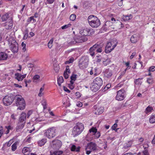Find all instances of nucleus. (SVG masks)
Returning <instances> with one entry per match:
<instances>
[{
  "instance_id": "obj_1",
  "label": "nucleus",
  "mask_w": 155,
  "mask_h": 155,
  "mask_svg": "<svg viewBox=\"0 0 155 155\" xmlns=\"http://www.w3.org/2000/svg\"><path fill=\"white\" fill-rule=\"evenodd\" d=\"M15 104L17 106H18L17 110H22L25 107L26 104L24 98L20 95H16L15 97Z\"/></svg>"
},
{
  "instance_id": "obj_2",
  "label": "nucleus",
  "mask_w": 155,
  "mask_h": 155,
  "mask_svg": "<svg viewBox=\"0 0 155 155\" xmlns=\"http://www.w3.org/2000/svg\"><path fill=\"white\" fill-rule=\"evenodd\" d=\"M88 21L90 25L94 28L98 27L101 24L100 20L97 17L93 15L90 16L88 17Z\"/></svg>"
},
{
  "instance_id": "obj_3",
  "label": "nucleus",
  "mask_w": 155,
  "mask_h": 155,
  "mask_svg": "<svg viewBox=\"0 0 155 155\" xmlns=\"http://www.w3.org/2000/svg\"><path fill=\"white\" fill-rule=\"evenodd\" d=\"M84 128L83 124L81 123H77L73 127L72 133L74 136L80 134L83 130Z\"/></svg>"
},
{
  "instance_id": "obj_4",
  "label": "nucleus",
  "mask_w": 155,
  "mask_h": 155,
  "mask_svg": "<svg viewBox=\"0 0 155 155\" xmlns=\"http://www.w3.org/2000/svg\"><path fill=\"white\" fill-rule=\"evenodd\" d=\"M103 84L102 79L99 77L95 78L93 80L92 88L94 91H96L100 88Z\"/></svg>"
},
{
  "instance_id": "obj_5",
  "label": "nucleus",
  "mask_w": 155,
  "mask_h": 155,
  "mask_svg": "<svg viewBox=\"0 0 155 155\" xmlns=\"http://www.w3.org/2000/svg\"><path fill=\"white\" fill-rule=\"evenodd\" d=\"M97 146L94 143L90 142L85 146V150L86 153L89 155L92 152L95 151L97 149Z\"/></svg>"
},
{
  "instance_id": "obj_6",
  "label": "nucleus",
  "mask_w": 155,
  "mask_h": 155,
  "mask_svg": "<svg viewBox=\"0 0 155 155\" xmlns=\"http://www.w3.org/2000/svg\"><path fill=\"white\" fill-rule=\"evenodd\" d=\"M89 59L85 56L82 57L79 60L78 66L81 69H84L86 68L88 66Z\"/></svg>"
},
{
  "instance_id": "obj_7",
  "label": "nucleus",
  "mask_w": 155,
  "mask_h": 155,
  "mask_svg": "<svg viewBox=\"0 0 155 155\" xmlns=\"http://www.w3.org/2000/svg\"><path fill=\"white\" fill-rule=\"evenodd\" d=\"M57 129L55 127L49 128L45 131V136L50 139L54 137L56 135Z\"/></svg>"
},
{
  "instance_id": "obj_8",
  "label": "nucleus",
  "mask_w": 155,
  "mask_h": 155,
  "mask_svg": "<svg viewBox=\"0 0 155 155\" xmlns=\"http://www.w3.org/2000/svg\"><path fill=\"white\" fill-rule=\"evenodd\" d=\"M117 43L116 41H111L107 43L105 48V52L107 54L110 52L116 46Z\"/></svg>"
},
{
  "instance_id": "obj_9",
  "label": "nucleus",
  "mask_w": 155,
  "mask_h": 155,
  "mask_svg": "<svg viewBox=\"0 0 155 155\" xmlns=\"http://www.w3.org/2000/svg\"><path fill=\"white\" fill-rule=\"evenodd\" d=\"M117 95L116 96V99L118 101L123 100L125 97L126 91L123 88L117 91Z\"/></svg>"
},
{
  "instance_id": "obj_10",
  "label": "nucleus",
  "mask_w": 155,
  "mask_h": 155,
  "mask_svg": "<svg viewBox=\"0 0 155 155\" xmlns=\"http://www.w3.org/2000/svg\"><path fill=\"white\" fill-rule=\"evenodd\" d=\"M9 44H10L9 46L12 51L14 53H16L18 51V45L15 40L14 39L9 40Z\"/></svg>"
},
{
  "instance_id": "obj_11",
  "label": "nucleus",
  "mask_w": 155,
  "mask_h": 155,
  "mask_svg": "<svg viewBox=\"0 0 155 155\" xmlns=\"http://www.w3.org/2000/svg\"><path fill=\"white\" fill-rule=\"evenodd\" d=\"M14 100L13 96H5L3 99V102L5 106L11 105Z\"/></svg>"
},
{
  "instance_id": "obj_12",
  "label": "nucleus",
  "mask_w": 155,
  "mask_h": 155,
  "mask_svg": "<svg viewBox=\"0 0 155 155\" xmlns=\"http://www.w3.org/2000/svg\"><path fill=\"white\" fill-rule=\"evenodd\" d=\"M79 32L81 35L85 37L92 35L94 32L92 29L91 30L90 29L88 28L81 29L80 31Z\"/></svg>"
},
{
  "instance_id": "obj_13",
  "label": "nucleus",
  "mask_w": 155,
  "mask_h": 155,
  "mask_svg": "<svg viewBox=\"0 0 155 155\" xmlns=\"http://www.w3.org/2000/svg\"><path fill=\"white\" fill-rule=\"evenodd\" d=\"M103 47V45L102 44L98 43L94 45L92 47H91L90 48V51H94L97 50L96 51L97 53H101L102 51V48Z\"/></svg>"
},
{
  "instance_id": "obj_14",
  "label": "nucleus",
  "mask_w": 155,
  "mask_h": 155,
  "mask_svg": "<svg viewBox=\"0 0 155 155\" xmlns=\"http://www.w3.org/2000/svg\"><path fill=\"white\" fill-rule=\"evenodd\" d=\"M94 112L96 115H100L102 114L104 110V107L97 106V105L94 106Z\"/></svg>"
},
{
  "instance_id": "obj_15",
  "label": "nucleus",
  "mask_w": 155,
  "mask_h": 155,
  "mask_svg": "<svg viewBox=\"0 0 155 155\" xmlns=\"http://www.w3.org/2000/svg\"><path fill=\"white\" fill-rule=\"evenodd\" d=\"M75 38L76 43H83L86 41L87 40V37L80 35L76 36Z\"/></svg>"
},
{
  "instance_id": "obj_16",
  "label": "nucleus",
  "mask_w": 155,
  "mask_h": 155,
  "mask_svg": "<svg viewBox=\"0 0 155 155\" xmlns=\"http://www.w3.org/2000/svg\"><path fill=\"white\" fill-rule=\"evenodd\" d=\"M52 142L53 147L56 149H59L62 146V142L59 140H55Z\"/></svg>"
},
{
  "instance_id": "obj_17",
  "label": "nucleus",
  "mask_w": 155,
  "mask_h": 155,
  "mask_svg": "<svg viewBox=\"0 0 155 155\" xmlns=\"http://www.w3.org/2000/svg\"><path fill=\"white\" fill-rule=\"evenodd\" d=\"M113 74V72L112 70L109 69H106L104 74V76L108 78H110Z\"/></svg>"
},
{
  "instance_id": "obj_18",
  "label": "nucleus",
  "mask_w": 155,
  "mask_h": 155,
  "mask_svg": "<svg viewBox=\"0 0 155 155\" xmlns=\"http://www.w3.org/2000/svg\"><path fill=\"white\" fill-rule=\"evenodd\" d=\"M25 123V122L22 123L18 121L16 127V131H18L22 129L24 127Z\"/></svg>"
},
{
  "instance_id": "obj_19",
  "label": "nucleus",
  "mask_w": 155,
  "mask_h": 155,
  "mask_svg": "<svg viewBox=\"0 0 155 155\" xmlns=\"http://www.w3.org/2000/svg\"><path fill=\"white\" fill-rule=\"evenodd\" d=\"M139 40V37L136 34L132 35L130 39V41L133 43H135L137 42Z\"/></svg>"
},
{
  "instance_id": "obj_20",
  "label": "nucleus",
  "mask_w": 155,
  "mask_h": 155,
  "mask_svg": "<svg viewBox=\"0 0 155 155\" xmlns=\"http://www.w3.org/2000/svg\"><path fill=\"white\" fill-rule=\"evenodd\" d=\"M13 25V21L11 20L9 22H6L5 23V26L6 29H9L12 28Z\"/></svg>"
},
{
  "instance_id": "obj_21",
  "label": "nucleus",
  "mask_w": 155,
  "mask_h": 155,
  "mask_svg": "<svg viewBox=\"0 0 155 155\" xmlns=\"http://www.w3.org/2000/svg\"><path fill=\"white\" fill-rule=\"evenodd\" d=\"M26 118V114L25 112L22 113L19 119V121L21 122L24 123L25 122V120Z\"/></svg>"
},
{
  "instance_id": "obj_22",
  "label": "nucleus",
  "mask_w": 155,
  "mask_h": 155,
  "mask_svg": "<svg viewBox=\"0 0 155 155\" xmlns=\"http://www.w3.org/2000/svg\"><path fill=\"white\" fill-rule=\"evenodd\" d=\"M8 57V54L5 52H0V61L6 60Z\"/></svg>"
},
{
  "instance_id": "obj_23",
  "label": "nucleus",
  "mask_w": 155,
  "mask_h": 155,
  "mask_svg": "<svg viewBox=\"0 0 155 155\" xmlns=\"http://www.w3.org/2000/svg\"><path fill=\"white\" fill-rule=\"evenodd\" d=\"M30 151V148L28 147H25L22 150V153L25 155H28Z\"/></svg>"
},
{
  "instance_id": "obj_24",
  "label": "nucleus",
  "mask_w": 155,
  "mask_h": 155,
  "mask_svg": "<svg viewBox=\"0 0 155 155\" xmlns=\"http://www.w3.org/2000/svg\"><path fill=\"white\" fill-rule=\"evenodd\" d=\"M153 110V107L152 106H149L145 109L144 113L146 114H150Z\"/></svg>"
},
{
  "instance_id": "obj_25",
  "label": "nucleus",
  "mask_w": 155,
  "mask_h": 155,
  "mask_svg": "<svg viewBox=\"0 0 155 155\" xmlns=\"http://www.w3.org/2000/svg\"><path fill=\"white\" fill-rule=\"evenodd\" d=\"M133 142V140H131L128 141L127 143H125L124 147V149H127L131 147Z\"/></svg>"
},
{
  "instance_id": "obj_26",
  "label": "nucleus",
  "mask_w": 155,
  "mask_h": 155,
  "mask_svg": "<svg viewBox=\"0 0 155 155\" xmlns=\"http://www.w3.org/2000/svg\"><path fill=\"white\" fill-rule=\"evenodd\" d=\"M132 18V16L131 14H130L129 15H123L122 17V19L124 21H129Z\"/></svg>"
},
{
  "instance_id": "obj_27",
  "label": "nucleus",
  "mask_w": 155,
  "mask_h": 155,
  "mask_svg": "<svg viewBox=\"0 0 155 155\" xmlns=\"http://www.w3.org/2000/svg\"><path fill=\"white\" fill-rule=\"evenodd\" d=\"M40 75L38 74L35 75L32 78L33 82L36 83L39 82L40 81Z\"/></svg>"
},
{
  "instance_id": "obj_28",
  "label": "nucleus",
  "mask_w": 155,
  "mask_h": 155,
  "mask_svg": "<svg viewBox=\"0 0 155 155\" xmlns=\"http://www.w3.org/2000/svg\"><path fill=\"white\" fill-rule=\"evenodd\" d=\"M149 122L151 124L155 123V114H152L150 116L149 119Z\"/></svg>"
},
{
  "instance_id": "obj_29",
  "label": "nucleus",
  "mask_w": 155,
  "mask_h": 155,
  "mask_svg": "<svg viewBox=\"0 0 155 155\" xmlns=\"http://www.w3.org/2000/svg\"><path fill=\"white\" fill-rule=\"evenodd\" d=\"M27 21L28 24L31 22L33 23L36 22V20L34 18V16H31L28 18Z\"/></svg>"
},
{
  "instance_id": "obj_30",
  "label": "nucleus",
  "mask_w": 155,
  "mask_h": 155,
  "mask_svg": "<svg viewBox=\"0 0 155 155\" xmlns=\"http://www.w3.org/2000/svg\"><path fill=\"white\" fill-rule=\"evenodd\" d=\"M47 139L46 138H43L41 140L39 141L38 142V144L40 146H43L46 142Z\"/></svg>"
},
{
  "instance_id": "obj_31",
  "label": "nucleus",
  "mask_w": 155,
  "mask_h": 155,
  "mask_svg": "<svg viewBox=\"0 0 155 155\" xmlns=\"http://www.w3.org/2000/svg\"><path fill=\"white\" fill-rule=\"evenodd\" d=\"M21 74L18 73H16L15 74V78L19 81H22V78Z\"/></svg>"
},
{
  "instance_id": "obj_32",
  "label": "nucleus",
  "mask_w": 155,
  "mask_h": 155,
  "mask_svg": "<svg viewBox=\"0 0 155 155\" xmlns=\"http://www.w3.org/2000/svg\"><path fill=\"white\" fill-rule=\"evenodd\" d=\"M41 103L43 106L44 110H45L47 108V101L46 99H42L41 101Z\"/></svg>"
},
{
  "instance_id": "obj_33",
  "label": "nucleus",
  "mask_w": 155,
  "mask_h": 155,
  "mask_svg": "<svg viewBox=\"0 0 155 155\" xmlns=\"http://www.w3.org/2000/svg\"><path fill=\"white\" fill-rule=\"evenodd\" d=\"M76 74H72L71 77V80L70 81V83L72 84H74V81L76 80Z\"/></svg>"
},
{
  "instance_id": "obj_34",
  "label": "nucleus",
  "mask_w": 155,
  "mask_h": 155,
  "mask_svg": "<svg viewBox=\"0 0 155 155\" xmlns=\"http://www.w3.org/2000/svg\"><path fill=\"white\" fill-rule=\"evenodd\" d=\"M8 14L6 13L2 16L1 19L2 21H5L7 20L8 18Z\"/></svg>"
},
{
  "instance_id": "obj_35",
  "label": "nucleus",
  "mask_w": 155,
  "mask_h": 155,
  "mask_svg": "<svg viewBox=\"0 0 155 155\" xmlns=\"http://www.w3.org/2000/svg\"><path fill=\"white\" fill-rule=\"evenodd\" d=\"M112 25V23L110 21H107L105 24L104 27L106 28H108Z\"/></svg>"
},
{
  "instance_id": "obj_36",
  "label": "nucleus",
  "mask_w": 155,
  "mask_h": 155,
  "mask_svg": "<svg viewBox=\"0 0 155 155\" xmlns=\"http://www.w3.org/2000/svg\"><path fill=\"white\" fill-rule=\"evenodd\" d=\"M58 83L59 86H61V84L63 82L64 79L63 77L61 76L58 79Z\"/></svg>"
},
{
  "instance_id": "obj_37",
  "label": "nucleus",
  "mask_w": 155,
  "mask_h": 155,
  "mask_svg": "<svg viewBox=\"0 0 155 155\" xmlns=\"http://www.w3.org/2000/svg\"><path fill=\"white\" fill-rule=\"evenodd\" d=\"M71 150L72 151H76L78 152L80 151V147H78L77 148L75 145H73L71 148Z\"/></svg>"
},
{
  "instance_id": "obj_38",
  "label": "nucleus",
  "mask_w": 155,
  "mask_h": 155,
  "mask_svg": "<svg viewBox=\"0 0 155 155\" xmlns=\"http://www.w3.org/2000/svg\"><path fill=\"white\" fill-rule=\"evenodd\" d=\"M44 89V87L43 85L42 87H41L39 90V93L38 94V96L39 97H41L44 95V93L43 92Z\"/></svg>"
},
{
  "instance_id": "obj_39",
  "label": "nucleus",
  "mask_w": 155,
  "mask_h": 155,
  "mask_svg": "<svg viewBox=\"0 0 155 155\" xmlns=\"http://www.w3.org/2000/svg\"><path fill=\"white\" fill-rule=\"evenodd\" d=\"M53 41L54 39L53 38H52L48 43V46L49 48H51L52 47Z\"/></svg>"
},
{
  "instance_id": "obj_40",
  "label": "nucleus",
  "mask_w": 155,
  "mask_h": 155,
  "mask_svg": "<svg viewBox=\"0 0 155 155\" xmlns=\"http://www.w3.org/2000/svg\"><path fill=\"white\" fill-rule=\"evenodd\" d=\"M142 79V78H139L137 79H136L134 81L135 83L137 85H140L141 84L142 82L141 81Z\"/></svg>"
},
{
  "instance_id": "obj_41",
  "label": "nucleus",
  "mask_w": 155,
  "mask_h": 155,
  "mask_svg": "<svg viewBox=\"0 0 155 155\" xmlns=\"http://www.w3.org/2000/svg\"><path fill=\"white\" fill-rule=\"evenodd\" d=\"M124 84V83L123 82H121L117 84L116 86L114 87L116 89H119L120 88L122 87Z\"/></svg>"
},
{
  "instance_id": "obj_42",
  "label": "nucleus",
  "mask_w": 155,
  "mask_h": 155,
  "mask_svg": "<svg viewBox=\"0 0 155 155\" xmlns=\"http://www.w3.org/2000/svg\"><path fill=\"white\" fill-rule=\"evenodd\" d=\"M111 62L110 59H107L105 61H103V64L104 66H106L109 64Z\"/></svg>"
},
{
  "instance_id": "obj_43",
  "label": "nucleus",
  "mask_w": 155,
  "mask_h": 155,
  "mask_svg": "<svg viewBox=\"0 0 155 155\" xmlns=\"http://www.w3.org/2000/svg\"><path fill=\"white\" fill-rule=\"evenodd\" d=\"M17 143H14L12 146V150L13 151H15L17 148Z\"/></svg>"
},
{
  "instance_id": "obj_44",
  "label": "nucleus",
  "mask_w": 155,
  "mask_h": 155,
  "mask_svg": "<svg viewBox=\"0 0 155 155\" xmlns=\"http://www.w3.org/2000/svg\"><path fill=\"white\" fill-rule=\"evenodd\" d=\"M68 45H72L75 44L76 43V42L75 41V38L74 39H72L71 41H68Z\"/></svg>"
},
{
  "instance_id": "obj_45",
  "label": "nucleus",
  "mask_w": 155,
  "mask_h": 155,
  "mask_svg": "<svg viewBox=\"0 0 155 155\" xmlns=\"http://www.w3.org/2000/svg\"><path fill=\"white\" fill-rule=\"evenodd\" d=\"M97 129L96 128L92 127L89 130L90 133L93 132L94 134H95L97 132Z\"/></svg>"
},
{
  "instance_id": "obj_46",
  "label": "nucleus",
  "mask_w": 155,
  "mask_h": 155,
  "mask_svg": "<svg viewBox=\"0 0 155 155\" xmlns=\"http://www.w3.org/2000/svg\"><path fill=\"white\" fill-rule=\"evenodd\" d=\"M148 146L147 147H145L144 148V149H145L144 150H143V155H149V154L148 151V150L147 149H146V148H147Z\"/></svg>"
},
{
  "instance_id": "obj_47",
  "label": "nucleus",
  "mask_w": 155,
  "mask_h": 155,
  "mask_svg": "<svg viewBox=\"0 0 155 155\" xmlns=\"http://www.w3.org/2000/svg\"><path fill=\"white\" fill-rule=\"evenodd\" d=\"M71 25V24L70 23H69L67 25H64L63 26H62L61 27V28L62 29H66L69 27H70Z\"/></svg>"
},
{
  "instance_id": "obj_48",
  "label": "nucleus",
  "mask_w": 155,
  "mask_h": 155,
  "mask_svg": "<svg viewBox=\"0 0 155 155\" xmlns=\"http://www.w3.org/2000/svg\"><path fill=\"white\" fill-rule=\"evenodd\" d=\"M76 18V16L75 14H72L71 15L70 17V19L71 21H74L75 20Z\"/></svg>"
},
{
  "instance_id": "obj_49",
  "label": "nucleus",
  "mask_w": 155,
  "mask_h": 155,
  "mask_svg": "<svg viewBox=\"0 0 155 155\" xmlns=\"http://www.w3.org/2000/svg\"><path fill=\"white\" fill-rule=\"evenodd\" d=\"M125 64L126 66L127 67V68H126L124 70L126 71L127 70L129 69L131 67L130 66V62L129 61L125 62Z\"/></svg>"
},
{
  "instance_id": "obj_50",
  "label": "nucleus",
  "mask_w": 155,
  "mask_h": 155,
  "mask_svg": "<svg viewBox=\"0 0 155 155\" xmlns=\"http://www.w3.org/2000/svg\"><path fill=\"white\" fill-rule=\"evenodd\" d=\"M126 71L124 70L123 71L121 72L120 73V75L118 77V79H121L122 78L123 76L124 75V74L126 73Z\"/></svg>"
},
{
  "instance_id": "obj_51",
  "label": "nucleus",
  "mask_w": 155,
  "mask_h": 155,
  "mask_svg": "<svg viewBox=\"0 0 155 155\" xmlns=\"http://www.w3.org/2000/svg\"><path fill=\"white\" fill-rule=\"evenodd\" d=\"M95 135V138H98L99 137L101 136V134L100 133V132H97L95 133V134H94Z\"/></svg>"
},
{
  "instance_id": "obj_52",
  "label": "nucleus",
  "mask_w": 155,
  "mask_h": 155,
  "mask_svg": "<svg viewBox=\"0 0 155 155\" xmlns=\"http://www.w3.org/2000/svg\"><path fill=\"white\" fill-rule=\"evenodd\" d=\"M64 72H66L68 73V74L71 73L70 70L69 69V66L68 65L66 66V70Z\"/></svg>"
},
{
  "instance_id": "obj_53",
  "label": "nucleus",
  "mask_w": 155,
  "mask_h": 155,
  "mask_svg": "<svg viewBox=\"0 0 155 155\" xmlns=\"http://www.w3.org/2000/svg\"><path fill=\"white\" fill-rule=\"evenodd\" d=\"M155 71V67L154 66H152L150 67L149 71Z\"/></svg>"
},
{
  "instance_id": "obj_54",
  "label": "nucleus",
  "mask_w": 155,
  "mask_h": 155,
  "mask_svg": "<svg viewBox=\"0 0 155 155\" xmlns=\"http://www.w3.org/2000/svg\"><path fill=\"white\" fill-rule=\"evenodd\" d=\"M3 132V127L2 126H0V135H2Z\"/></svg>"
},
{
  "instance_id": "obj_55",
  "label": "nucleus",
  "mask_w": 155,
  "mask_h": 155,
  "mask_svg": "<svg viewBox=\"0 0 155 155\" xmlns=\"http://www.w3.org/2000/svg\"><path fill=\"white\" fill-rule=\"evenodd\" d=\"M117 126V123H115L112 127V129L114 130H117V129H116Z\"/></svg>"
},
{
  "instance_id": "obj_56",
  "label": "nucleus",
  "mask_w": 155,
  "mask_h": 155,
  "mask_svg": "<svg viewBox=\"0 0 155 155\" xmlns=\"http://www.w3.org/2000/svg\"><path fill=\"white\" fill-rule=\"evenodd\" d=\"M64 76L65 79H67L68 78L69 75L67 72H64Z\"/></svg>"
},
{
  "instance_id": "obj_57",
  "label": "nucleus",
  "mask_w": 155,
  "mask_h": 155,
  "mask_svg": "<svg viewBox=\"0 0 155 155\" xmlns=\"http://www.w3.org/2000/svg\"><path fill=\"white\" fill-rule=\"evenodd\" d=\"M32 114V110H29L27 113V118H28Z\"/></svg>"
},
{
  "instance_id": "obj_58",
  "label": "nucleus",
  "mask_w": 155,
  "mask_h": 155,
  "mask_svg": "<svg viewBox=\"0 0 155 155\" xmlns=\"http://www.w3.org/2000/svg\"><path fill=\"white\" fill-rule=\"evenodd\" d=\"M75 96L77 98H79L81 97V94L79 92H77L75 93Z\"/></svg>"
},
{
  "instance_id": "obj_59",
  "label": "nucleus",
  "mask_w": 155,
  "mask_h": 155,
  "mask_svg": "<svg viewBox=\"0 0 155 155\" xmlns=\"http://www.w3.org/2000/svg\"><path fill=\"white\" fill-rule=\"evenodd\" d=\"M68 85L69 88L71 90H73L74 88V86L73 85V84H72L71 83L70 84H68Z\"/></svg>"
},
{
  "instance_id": "obj_60",
  "label": "nucleus",
  "mask_w": 155,
  "mask_h": 155,
  "mask_svg": "<svg viewBox=\"0 0 155 155\" xmlns=\"http://www.w3.org/2000/svg\"><path fill=\"white\" fill-rule=\"evenodd\" d=\"M76 105L77 106L81 107L82 106L83 104L80 101H78L77 102Z\"/></svg>"
},
{
  "instance_id": "obj_61",
  "label": "nucleus",
  "mask_w": 155,
  "mask_h": 155,
  "mask_svg": "<svg viewBox=\"0 0 155 155\" xmlns=\"http://www.w3.org/2000/svg\"><path fill=\"white\" fill-rule=\"evenodd\" d=\"M55 0H46V1L48 4H51L53 3Z\"/></svg>"
},
{
  "instance_id": "obj_62",
  "label": "nucleus",
  "mask_w": 155,
  "mask_h": 155,
  "mask_svg": "<svg viewBox=\"0 0 155 155\" xmlns=\"http://www.w3.org/2000/svg\"><path fill=\"white\" fill-rule=\"evenodd\" d=\"M147 82L149 84H151L152 82V79L150 78H147Z\"/></svg>"
},
{
  "instance_id": "obj_63",
  "label": "nucleus",
  "mask_w": 155,
  "mask_h": 155,
  "mask_svg": "<svg viewBox=\"0 0 155 155\" xmlns=\"http://www.w3.org/2000/svg\"><path fill=\"white\" fill-rule=\"evenodd\" d=\"M110 87H111V84H108L105 87L104 89H105V90L108 89Z\"/></svg>"
},
{
  "instance_id": "obj_64",
  "label": "nucleus",
  "mask_w": 155,
  "mask_h": 155,
  "mask_svg": "<svg viewBox=\"0 0 155 155\" xmlns=\"http://www.w3.org/2000/svg\"><path fill=\"white\" fill-rule=\"evenodd\" d=\"M64 90L65 91L67 92L68 93H70L71 92V91L65 87H64Z\"/></svg>"
}]
</instances>
